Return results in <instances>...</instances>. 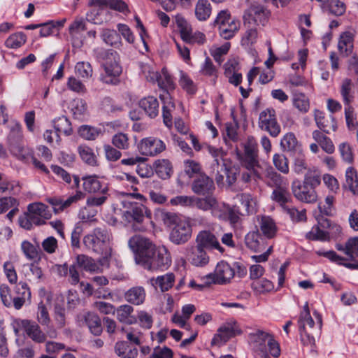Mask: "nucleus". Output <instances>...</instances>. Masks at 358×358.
<instances>
[{"mask_svg":"<svg viewBox=\"0 0 358 358\" xmlns=\"http://www.w3.org/2000/svg\"><path fill=\"white\" fill-rule=\"evenodd\" d=\"M96 54L98 59L103 60L102 66L105 71V74L101 75V80L106 84L115 85L122 72L118 53L113 50L98 49Z\"/></svg>","mask_w":358,"mask_h":358,"instance_id":"nucleus-1","label":"nucleus"},{"mask_svg":"<svg viewBox=\"0 0 358 358\" xmlns=\"http://www.w3.org/2000/svg\"><path fill=\"white\" fill-rule=\"evenodd\" d=\"M250 338L254 350L262 358H270L269 355L274 357L280 356L279 343L269 333L258 329L250 334Z\"/></svg>","mask_w":358,"mask_h":358,"instance_id":"nucleus-2","label":"nucleus"},{"mask_svg":"<svg viewBox=\"0 0 358 358\" xmlns=\"http://www.w3.org/2000/svg\"><path fill=\"white\" fill-rule=\"evenodd\" d=\"M244 152L238 153V159L243 167L252 171L253 176L262 178V166L259 161L258 145L252 136H249L243 144Z\"/></svg>","mask_w":358,"mask_h":358,"instance_id":"nucleus-3","label":"nucleus"},{"mask_svg":"<svg viewBox=\"0 0 358 358\" xmlns=\"http://www.w3.org/2000/svg\"><path fill=\"white\" fill-rule=\"evenodd\" d=\"M112 235L106 228H95L90 234L83 237L85 248L95 253H103V251L111 248Z\"/></svg>","mask_w":358,"mask_h":358,"instance_id":"nucleus-4","label":"nucleus"},{"mask_svg":"<svg viewBox=\"0 0 358 358\" xmlns=\"http://www.w3.org/2000/svg\"><path fill=\"white\" fill-rule=\"evenodd\" d=\"M128 245L134 255L136 263L140 265L154 254L156 246L148 238L139 234L131 236L128 241Z\"/></svg>","mask_w":358,"mask_h":358,"instance_id":"nucleus-5","label":"nucleus"},{"mask_svg":"<svg viewBox=\"0 0 358 358\" xmlns=\"http://www.w3.org/2000/svg\"><path fill=\"white\" fill-rule=\"evenodd\" d=\"M318 327L314 329L315 322L310 313H301L298 321L301 339L304 345H315V334H320L322 327V317L317 315Z\"/></svg>","mask_w":358,"mask_h":358,"instance_id":"nucleus-6","label":"nucleus"},{"mask_svg":"<svg viewBox=\"0 0 358 358\" xmlns=\"http://www.w3.org/2000/svg\"><path fill=\"white\" fill-rule=\"evenodd\" d=\"M157 83L159 89L165 93L164 94H160V98L164 103L162 112H172L176 108L171 101V93L174 91L176 85L166 69L163 68L162 69Z\"/></svg>","mask_w":358,"mask_h":358,"instance_id":"nucleus-7","label":"nucleus"},{"mask_svg":"<svg viewBox=\"0 0 358 358\" xmlns=\"http://www.w3.org/2000/svg\"><path fill=\"white\" fill-rule=\"evenodd\" d=\"M122 205L125 209L122 214L123 219L134 226L143 223L145 217H151V211L142 203L124 201Z\"/></svg>","mask_w":358,"mask_h":358,"instance_id":"nucleus-8","label":"nucleus"},{"mask_svg":"<svg viewBox=\"0 0 358 358\" xmlns=\"http://www.w3.org/2000/svg\"><path fill=\"white\" fill-rule=\"evenodd\" d=\"M171 264V257L168 249L164 246H155L154 254L141 265L148 271L163 270L167 268Z\"/></svg>","mask_w":358,"mask_h":358,"instance_id":"nucleus-9","label":"nucleus"},{"mask_svg":"<svg viewBox=\"0 0 358 358\" xmlns=\"http://www.w3.org/2000/svg\"><path fill=\"white\" fill-rule=\"evenodd\" d=\"M23 289L21 296H13L10 287L2 284L0 285V298L2 303L7 308L14 307L16 310H20L25 303V295L31 296V292L27 285L25 282H20L19 285Z\"/></svg>","mask_w":358,"mask_h":358,"instance_id":"nucleus-10","label":"nucleus"},{"mask_svg":"<svg viewBox=\"0 0 358 358\" xmlns=\"http://www.w3.org/2000/svg\"><path fill=\"white\" fill-rule=\"evenodd\" d=\"M214 23L218 27L220 36L226 40L234 37L240 28L239 21L232 18L226 10L218 13Z\"/></svg>","mask_w":358,"mask_h":358,"instance_id":"nucleus-11","label":"nucleus"},{"mask_svg":"<svg viewBox=\"0 0 358 358\" xmlns=\"http://www.w3.org/2000/svg\"><path fill=\"white\" fill-rule=\"evenodd\" d=\"M270 12L261 5H252L244 13V24L254 27H264L268 21Z\"/></svg>","mask_w":358,"mask_h":358,"instance_id":"nucleus-12","label":"nucleus"},{"mask_svg":"<svg viewBox=\"0 0 358 358\" xmlns=\"http://www.w3.org/2000/svg\"><path fill=\"white\" fill-rule=\"evenodd\" d=\"M240 334L241 330L236 322L226 323L218 329L217 333L211 341V345L220 346Z\"/></svg>","mask_w":358,"mask_h":358,"instance_id":"nucleus-13","label":"nucleus"},{"mask_svg":"<svg viewBox=\"0 0 358 358\" xmlns=\"http://www.w3.org/2000/svg\"><path fill=\"white\" fill-rule=\"evenodd\" d=\"M192 236V227L188 222L179 220L171 231L170 241L176 244H184L189 241Z\"/></svg>","mask_w":358,"mask_h":358,"instance_id":"nucleus-14","label":"nucleus"},{"mask_svg":"<svg viewBox=\"0 0 358 358\" xmlns=\"http://www.w3.org/2000/svg\"><path fill=\"white\" fill-rule=\"evenodd\" d=\"M292 192L298 200L305 203H314L317 201L316 191L310 186L301 184L299 180H294L292 183Z\"/></svg>","mask_w":358,"mask_h":358,"instance_id":"nucleus-15","label":"nucleus"},{"mask_svg":"<svg viewBox=\"0 0 358 358\" xmlns=\"http://www.w3.org/2000/svg\"><path fill=\"white\" fill-rule=\"evenodd\" d=\"M234 276L235 272L232 269V265L224 261L217 263L214 273L209 275L214 283L220 285L229 282Z\"/></svg>","mask_w":358,"mask_h":358,"instance_id":"nucleus-16","label":"nucleus"},{"mask_svg":"<svg viewBox=\"0 0 358 358\" xmlns=\"http://www.w3.org/2000/svg\"><path fill=\"white\" fill-rule=\"evenodd\" d=\"M191 188L194 194L205 196L213 194L215 185L212 178L205 173H201L193 180Z\"/></svg>","mask_w":358,"mask_h":358,"instance_id":"nucleus-17","label":"nucleus"},{"mask_svg":"<svg viewBox=\"0 0 358 358\" xmlns=\"http://www.w3.org/2000/svg\"><path fill=\"white\" fill-rule=\"evenodd\" d=\"M138 149L143 155L155 156L163 152L166 149V145L160 139L146 138L141 141Z\"/></svg>","mask_w":358,"mask_h":358,"instance_id":"nucleus-18","label":"nucleus"},{"mask_svg":"<svg viewBox=\"0 0 358 358\" xmlns=\"http://www.w3.org/2000/svg\"><path fill=\"white\" fill-rule=\"evenodd\" d=\"M259 127L261 129L267 131L272 137H277L280 133V126L275 113H260Z\"/></svg>","mask_w":358,"mask_h":358,"instance_id":"nucleus-19","label":"nucleus"},{"mask_svg":"<svg viewBox=\"0 0 358 358\" xmlns=\"http://www.w3.org/2000/svg\"><path fill=\"white\" fill-rule=\"evenodd\" d=\"M196 245L204 249H216L223 252L224 249L220 245L216 236L209 231H200L196 238Z\"/></svg>","mask_w":358,"mask_h":358,"instance_id":"nucleus-20","label":"nucleus"},{"mask_svg":"<svg viewBox=\"0 0 358 358\" xmlns=\"http://www.w3.org/2000/svg\"><path fill=\"white\" fill-rule=\"evenodd\" d=\"M21 326L27 336L37 343H42L46 340V335L42 331L39 325L34 321L22 320Z\"/></svg>","mask_w":358,"mask_h":358,"instance_id":"nucleus-21","label":"nucleus"},{"mask_svg":"<svg viewBox=\"0 0 358 358\" xmlns=\"http://www.w3.org/2000/svg\"><path fill=\"white\" fill-rule=\"evenodd\" d=\"M83 187L85 191L89 193L107 194L108 185L101 181L96 176H85L83 178Z\"/></svg>","mask_w":358,"mask_h":358,"instance_id":"nucleus-22","label":"nucleus"},{"mask_svg":"<svg viewBox=\"0 0 358 358\" xmlns=\"http://www.w3.org/2000/svg\"><path fill=\"white\" fill-rule=\"evenodd\" d=\"M317 126L324 133L329 134L337 129V123L332 113H315Z\"/></svg>","mask_w":358,"mask_h":358,"instance_id":"nucleus-23","label":"nucleus"},{"mask_svg":"<svg viewBox=\"0 0 358 358\" xmlns=\"http://www.w3.org/2000/svg\"><path fill=\"white\" fill-rule=\"evenodd\" d=\"M354 37V34L350 31L343 32L340 35L338 42V50L341 55L348 57L352 53Z\"/></svg>","mask_w":358,"mask_h":358,"instance_id":"nucleus-24","label":"nucleus"},{"mask_svg":"<svg viewBox=\"0 0 358 358\" xmlns=\"http://www.w3.org/2000/svg\"><path fill=\"white\" fill-rule=\"evenodd\" d=\"M187 257L196 266H204L209 262V257L206 250L197 245L187 251Z\"/></svg>","mask_w":358,"mask_h":358,"instance_id":"nucleus-25","label":"nucleus"},{"mask_svg":"<svg viewBox=\"0 0 358 358\" xmlns=\"http://www.w3.org/2000/svg\"><path fill=\"white\" fill-rule=\"evenodd\" d=\"M145 290L141 286H136L129 289L124 294V299L130 304L139 306L145 299Z\"/></svg>","mask_w":358,"mask_h":358,"instance_id":"nucleus-26","label":"nucleus"},{"mask_svg":"<svg viewBox=\"0 0 358 358\" xmlns=\"http://www.w3.org/2000/svg\"><path fill=\"white\" fill-rule=\"evenodd\" d=\"M89 5L95 7L110 8L122 13L128 11V6L122 0H90Z\"/></svg>","mask_w":358,"mask_h":358,"instance_id":"nucleus-27","label":"nucleus"},{"mask_svg":"<svg viewBox=\"0 0 358 358\" xmlns=\"http://www.w3.org/2000/svg\"><path fill=\"white\" fill-rule=\"evenodd\" d=\"M11 155L22 162H27L32 155V151L24 145L23 141L8 145Z\"/></svg>","mask_w":358,"mask_h":358,"instance_id":"nucleus-28","label":"nucleus"},{"mask_svg":"<svg viewBox=\"0 0 358 358\" xmlns=\"http://www.w3.org/2000/svg\"><path fill=\"white\" fill-rule=\"evenodd\" d=\"M245 245L254 252L264 249V239L258 231H250L245 237Z\"/></svg>","mask_w":358,"mask_h":358,"instance_id":"nucleus-29","label":"nucleus"},{"mask_svg":"<svg viewBox=\"0 0 358 358\" xmlns=\"http://www.w3.org/2000/svg\"><path fill=\"white\" fill-rule=\"evenodd\" d=\"M205 196L202 198L195 196L194 207L203 211L210 210L213 213L215 210L218 209V201L212 194Z\"/></svg>","mask_w":358,"mask_h":358,"instance_id":"nucleus-30","label":"nucleus"},{"mask_svg":"<svg viewBox=\"0 0 358 358\" xmlns=\"http://www.w3.org/2000/svg\"><path fill=\"white\" fill-rule=\"evenodd\" d=\"M134 308L128 304L119 306L117 308V319L119 322L126 324H133L137 322V318L133 315Z\"/></svg>","mask_w":358,"mask_h":358,"instance_id":"nucleus-31","label":"nucleus"},{"mask_svg":"<svg viewBox=\"0 0 358 358\" xmlns=\"http://www.w3.org/2000/svg\"><path fill=\"white\" fill-rule=\"evenodd\" d=\"M54 128L55 129V135L56 141L59 143L60 141L59 133H63L66 136H69L72 132V127L70 121L68 118L62 115L53 121Z\"/></svg>","mask_w":358,"mask_h":358,"instance_id":"nucleus-32","label":"nucleus"},{"mask_svg":"<svg viewBox=\"0 0 358 358\" xmlns=\"http://www.w3.org/2000/svg\"><path fill=\"white\" fill-rule=\"evenodd\" d=\"M151 285L157 289L158 287L164 292L168 291L173 285L175 276L172 273H169L163 275L158 276L157 278L150 280Z\"/></svg>","mask_w":358,"mask_h":358,"instance_id":"nucleus-33","label":"nucleus"},{"mask_svg":"<svg viewBox=\"0 0 358 358\" xmlns=\"http://www.w3.org/2000/svg\"><path fill=\"white\" fill-rule=\"evenodd\" d=\"M154 167L157 176L163 179H169L173 173V166L171 162L166 159H157L154 163Z\"/></svg>","mask_w":358,"mask_h":358,"instance_id":"nucleus-34","label":"nucleus"},{"mask_svg":"<svg viewBox=\"0 0 358 358\" xmlns=\"http://www.w3.org/2000/svg\"><path fill=\"white\" fill-rule=\"evenodd\" d=\"M85 324L90 331L94 336H99L102 332L101 322L99 317L91 312L85 313L83 316Z\"/></svg>","mask_w":358,"mask_h":358,"instance_id":"nucleus-35","label":"nucleus"},{"mask_svg":"<svg viewBox=\"0 0 358 358\" xmlns=\"http://www.w3.org/2000/svg\"><path fill=\"white\" fill-rule=\"evenodd\" d=\"M343 188L349 189L353 194L358 195V177L356 170L349 167L345 171V182Z\"/></svg>","mask_w":358,"mask_h":358,"instance_id":"nucleus-36","label":"nucleus"},{"mask_svg":"<svg viewBox=\"0 0 358 358\" xmlns=\"http://www.w3.org/2000/svg\"><path fill=\"white\" fill-rule=\"evenodd\" d=\"M266 178L268 185L271 187L278 188L288 185L287 179L275 171L271 166L266 169Z\"/></svg>","mask_w":358,"mask_h":358,"instance_id":"nucleus-37","label":"nucleus"},{"mask_svg":"<svg viewBox=\"0 0 358 358\" xmlns=\"http://www.w3.org/2000/svg\"><path fill=\"white\" fill-rule=\"evenodd\" d=\"M313 138L325 152L332 154L334 152L335 147L332 141L320 131H313Z\"/></svg>","mask_w":358,"mask_h":358,"instance_id":"nucleus-38","label":"nucleus"},{"mask_svg":"<svg viewBox=\"0 0 358 358\" xmlns=\"http://www.w3.org/2000/svg\"><path fill=\"white\" fill-rule=\"evenodd\" d=\"M212 8L208 0H199L195 6V15L198 20L206 21L210 16Z\"/></svg>","mask_w":358,"mask_h":358,"instance_id":"nucleus-39","label":"nucleus"},{"mask_svg":"<svg viewBox=\"0 0 358 358\" xmlns=\"http://www.w3.org/2000/svg\"><path fill=\"white\" fill-rule=\"evenodd\" d=\"M316 254L319 256L324 257L333 262H336L340 265H343L348 268L358 269V263H343L342 262L345 260V259L341 256L338 255L336 252L333 250L327 252L317 250L316 251Z\"/></svg>","mask_w":358,"mask_h":358,"instance_id":"nucleus-40","label":"nucleus"},{"mask_svg":"<svg viewBox=\"0 0 358 358\" xmlns=\"http://www.w3.org/2000/svg\"><path fill=\"white\" fill-rule=\"evenodd\" d=\"M78 152L81 159L87 164L96 166L98 165L96 156L93 150L86 145H80L78 147Z\"/></svg>","mask_w":358,"mask_h":358,"instance_id":"nucleus-41","label":"nucleus"},{"mask_svg":"<svg viewBox=\"0 0 358 358\" xmlns=\"http://www.w3.org/2000/svg\"><path fill=\"white\" fill-rule=\"evenodd\" d=\"M259 224L262 232L266 238H272L275 236L277 227L272 218L268 216H263Z\"/></svg>","mask_w":358,"mask_h":358,"instance_id":"nucleus-42","label":"nucleus"},{"mask_svg":"<svg viewBox=\"0 0 358 358\" xmlns=\"http://www.w3.org/2000/svg\"><path fill=\"white\" fill-rule=\"evenodd\" d=\"M280 145L287 151L295 152V153L301 151V145L293 133L286 134L281 139Z\"/></svg>","mask_w":358,"mask_h":358,"instance_id":"nucleus-43","label":"nucleus"},{"mask_svg":"<svg viewBox=\"0 0 358 358\" xmlns=\"http://www.w3.org/2000/svg\"><path fill=\"white\" fill-rule=\"evenodd\" d=\"M303 182L306 185V186L308 185L315 190V188L319 186L321 182L320 172L319 170L314 166L308 169V171H306L304 175Z\"/></svg>","mask_w":358,"mask_h":358,"instance_id":"nucleus-44","label":"nucleus"},{"mask_svg":"<svg viewBox=\"0 0 358 358\" xmlns=\"http://www.w3.org/2000/svg\"><path fill=\"white\" fill-rule=\"evenodd\" d=\"M76 263L86 271L96 273L101 271L99 266L95 261L87 255H78L76 257Z\"/></svg>","mask_w":358,"mask_h":358,"instance_id":"nucleus-45","label":"nucleus"},{"mask_svg":"<svg viewBox=\"0 0 358 358\" xmlns=\"http://www.w3.org/2000/svg\"><path fill=\"white\" fill-rule=\"evenodd\" d=\"M352 82L350 79L345 78L343 80L341 86V94L343 97V102L346 106L345 112L350 110L349 104L351 102L353 96L352 93Z\"/></svg>","mask_w":358,"mask_h":358,"instance_id":"nucleus-46","label":"nucleus"},{"mask_svg":"<svg viewBox=\"0 0 358 358\" xmlns=\"http://www.w3.org/2000/svg\"><path fill=\"white\" fill-rule=\"evenodd\" d=\"M92 7L93 8L87 13V20L94 24H103L106 20V17H104L106 7Z\"/></svg>","mask_w":358,"mask_h":358,"instance_id":"nucleus-47","label":"nucleus"},{"mask_svg":"<svg viewBox=\"0 0 358 358\" xmlns=\"http://www.w3.org/2000/svg\"><path fill=\"white\" fill-rule=\"evenodd\" d=\"M310 168L308 167L306 156L301 151L295 153L293 160V171L296 174H303Z\"/></svg>","mask_w":358,"mask_h":358,"instance_id":"nucleus-48","label":"nucleus"},{"mask_svg":"<svg viewBox=\"0 0 358 358\" xmlns=\"http://www.w3.org/2000/svg\"><path fill=\"white\" fill-rule=\"evenodd\" d=\"M23 141L21 125L16 121H12L8 136V145Z\"/></svg>","mask_w":358,"mask_h":358,"instance_id":"nucleus-49","label":"nucleus"},{"mask_svg":"<svg viewBox=\"0 0 358 358\" xmlns=\"http://www.w3.org/2000/svg\"><path fill=\"white\" fill-rule=\"evenodd\" d=\"M244 26L246 31L241 40L242 45L248 46L255 43L258 37L259 27H254V25L249 26L248 24H244Z\"/></svg>","mask_w":358,"mask_h":358,"instance_id":"nucleus-50","label":"nucleus"},{"mask_svg":"<svg viewBox=\"0 0 358 358\" xmlns=\"http://www.w3.org/2000/svg\"><path fill=\"white\" fill-rule=\"evenodd\" d=\"M27 41L26 35L22 32L11 34L5 41L7 48L16 49L21 47Z\"/></svg>","mask_w":358,"mask_h":358,"instance_id":"nucleus-51","label":"nucleus"},{"mask_svg":"<svg viewBox=\"0 0 358 358\" xmlns=\"http://www.w3.org/2000/svg\"><path fill=\"white\" fill-rule=\"evenodd\" d=\"M21 249L28 259L33 260L40 258L38 246L34 245L28 241H24L22 242Z\"/></svg>","mask_w":358,"mask_h":358,"instance_id":"nucleus-52","label":"nucleus"},{"mask_svg":"<svg viewBox=\"0 0 358 358\" xmlns=\"http://www.w3.org/2000/svg\"><path fill=\"white\" fill-rule=\"evenodd\" d=\"M287 186H282V187L275 188L272 193V199L283 208L286 206V203L289 200V193L287 188Z\"/></svg>","mask_w":358,"mask_h":358,"instance_id":"nucleus-53","label":"nucleus"},{"mask_svg":"<svg viewBox=\"0 0 358 358\" xmlns=\"http://www.w3.org/2000/svg\"><path fill=\"white\" fill-rule=\"evenodd\" d=\"M138 106L144 112H156L159 108V101L157 98L149 96L141 99Z\"/></svg>","mask_w":358,"mask_h":358,"instance_id":"nucleus-54","label":"nucleus"},{"mask_svg":"<svg viewBox=\"0 0 358 358\" xmlns=\"http://www.w3.org/2000/svg\"><path fill=\"white\" fill-rule=\"evenodd\" d=\"M75 73L78 77L85 80L92 77L93 70L89 62H79L75 66Z\"/></svg>","mask_w":358,"mask_h":358,"instance_id":"nucleus-55","label":"nucleus"},{"mask_svg":"<svg viewBox=\"0 0 358 358\" xmlns=\"http://www.w3.org/2000/svg\"><path fill=\"white\" fill-rule=\"evenodd\" d=\"M27 210L46 220L49 219L51 216V214L48 210V207L42 203L29 204L27 207Z\"/></svg>","mask_w":358,"mask_h":358,"instance_id":"nucleus-56","label":"nucleus"},{"mask_svg":"<svg viewBox=\"0 0 358 358\" xmlns=\"http://www.w3.org/2000/svg\"><path fill=\"white\" fill-rule=\"evenodd\" d=\"M184 171L189 178H192L201 173V166L194 160L187 159L184 162Z\"/></svg>","mask_w":358,"mask_h":358,"instance_id":"nucleus-57","label":"nucleus"},{"mask_svg":"<svg viewBox=\"0 0 358 358\" xmlns=\"http://www.w3.org/2000/svg\"><path fill=\"white\" fill-rule=\"evenodd\" d=\"M273 162L275 167L281 173L287 174L289 173V165L287 157L282 154H275L273 157Z\"/></svg>","mask_w":358,"mask_h":358,"instance_id":"nucleus-58","label":"nucleus"},{"mask_svg":"<svg viewBox=\"0 0 358 358\" xmlns=\"http://www.w3.org/2000/svg\"><path fill=\"white\" fill-rule=\"evenodd\" d=\"M237 113H231V117L233 119V122L226 123V133L229 139L236 141L238 139L237 130L238 129V124L236 120Z\"/></svg>","mask_w":358,"mask_h":358,"instance_id":"nucleus-59","label":"nucleus"},{"mask_svg":"<svg viewBox=\"0 0 358 358\" xmlns=\"http://www.w3.org/2000/svg\"><path fill=\"white\" fill-rule=\"evenodd\" d=\"M112 144L117 149H128L129 141L127 134L122 132L115 134L112 138Z\"/></svg>","mask_w":358,"mask_h":358,"instance_id":"nucleus-60","label":"nucleus"},{"mask_svg":"<svg viewBox=\"0 0 358 358\" xmlns=\"http://www.w3.org/2000/svg\"><path fill=\"white\" fill-rule=\"evenodd\" d=\"M222 171L226 176L227 182L229 185H233L237 180V176L239 174V168L233 166H227V164H223L222 166Z\"/></svg>","mask_w":358,"mask_h":358,"instance_id":"nucleus-61","label":"nucleus"},{"mask_svg":"<svg viewBox=\"0 0 358 358\" xmlns=\"http://www.w3.org/2000/svg\"><path fill=\"white\" fill-rule=\"evenodd\" d=\"M345 255L350 260L358 257V237L350 238L345 243Z\"/></svg>","mask_w":358,"mask_h":358,"instance_id":"nucleus-62","label":"nucleus"},{"mask_svg":"<svg viewBox=\"0 0 358 358\" xmlns=\"http://www.w3.org/2000/svg\"><path fill=\"white\" fill-rule=\"evenodd\" d=\"M37 320L42 325L49 327L50 318L45 305L41 302L38 306Z\"/></svg>","mask_w":358,"mask_h":358,"instance_id":"nucleus-63","label":"nucleus"},{"mask_svg":"<svg viewBox=\"0 0 358 358\" xmlns=\"http://www.w3.org/2000/svg\"><path fill=\"white\" fill-rule=\"evenodd\" d=\"M78 132L81 137L89 141L94 140L100 133L97 129L87 125L81 126Z\"/></svg>","mask_w":358,"mask_h":358,"instance_id":"nucleus-64","label":"nucleus"}]
</instances>
